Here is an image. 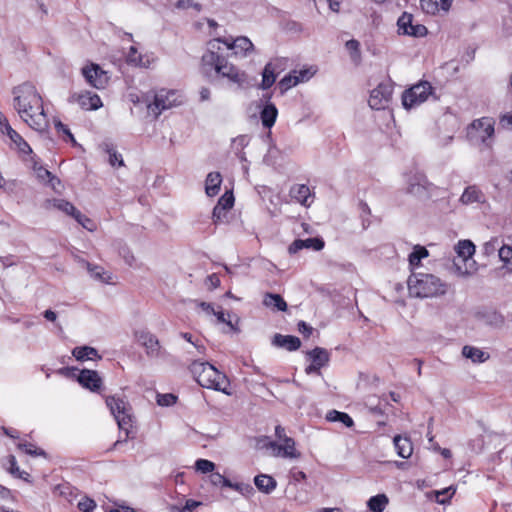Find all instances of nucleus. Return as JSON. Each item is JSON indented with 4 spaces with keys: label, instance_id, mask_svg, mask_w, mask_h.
<instances>
[{
    "label": "nucleus",
    "instance_id": "nucleus-28",
    "mask_svg": "<svg viewBox=\"0 0 512 512\" xmlns=\"http://www.w3.org/2000/svg\"><path fill=\"white\" fill-rule=\"evenodd\" d=\"M278 110L272 103L266 104L260 112L262 125L266 128H271L277 118Z\"/></svg>",
    "mask_w": 512,
    "mask_h": 512
},
{
    "label": "nucleus",
    "instance_id": "nucleus-10",
    "mask_svg": "<svg viewBox=\"0 0 512 512\" xmlns=\"http://www.w3.org/2000/svg\"><path fill=\"white\" fill-rule=\"evenodd\" d=\"M393 88L388 83H381L371 91L369 106L374 110H382L388 107L392 99Z\"/></svg>",
    "mask_w": 512,
    "mask_h": 512
},
{
    "label": "nucleus",
    "instance_id": "nucleus-46",
    "mask_svg": "<svg viewBox=\"0 0 512 512\" xmlns=\"http://www.w3.org/2000/svg\"><path fill=\"white\" fill-rule=\"evenodd\" d=\"M197 471L202 473H211L215 469V464L212 461L206 459H198L195 463Z\"/></svg>",
    "mask_w": 512,
    "mask_h": 512
},
{
    "label": "nucleus",
    "instance_id": "nucleus-47",
    "mask_svg": "<svg viewBox=\"0 0 512 512\" xmlns=\"http://www.w3.org/2000/svg\"><path fill=\"white\" fill-rule=\"evenodd\" d=\"M234 204V196L232 192L224 193L220 199L218 200L217 205L221 206L223 210H229L233 207Z\"/></svg>",
    "mask_w": 512,
    "mask_h": 512
},
{
    "label": "nucleus",
    "instance_id": "nucleus-40",
    "mask_svg": "<svg viewBox=\"0 0 512 512\" xmlns=\"http://www.w3.org/2000/svg\"><path fill=\"white\" fill-rule=\"evenodd\" d=\"M54 206L57 209L66 213L67 215L72 216L73 218L75 217L76 213H78V211H79L78 209H76V207L72 203L62 200V199L55 200Z\"/></svg>",
    "mask_w": 512,
    "mask_h": 512
},
{
    "label": "nucleus",
    "instance_id": "nucleus-1",
    "mask_svg": "<svg viewBox=\"0 0 512 512\" xmlns=\"http://www.w3.org/2000/svg\"><path fill=\"white\" fill-rule=\"evenodd\" d=\"M13 107L20 118L32 129L43 132L48 127L43 100L35 86L24 83L13 89Z\"/></svg>",
    "mask_w": 512,
    "mask_h": 512
},
{
    "label": "nucleus",
    "instance_id": "nucleus-29",
    "mask_svg": "<svg viewBox=\"0 0 512 512\" xmlns=\"http://www.w3.org/2000/svg\"><path fill=\"white\" fill-rule=\"evenodd\" d=\"M277 62H269L265 65L262 73V88H270L276 80Z\"/></svg>",
    "mask_w": 512,
    "mask_h": 512
},
{
    "label": "nucleus",
    "instance_id": "nucleus-58",
    "mask_svg": "<svg viewBox=\"0 0 512 512\" xmlns=\"http://www.w3.org/2000/svg\"><path fill=\"white\" fill-rule=\"evenodd\" d=\"M346 48L353 56L359 55L360 43L357 40H349L346 42Z\"/></svg>",
    "mask_w": 512,
    "mask_h": 512
},
{
    "label": "nucleus",
    "instance_id": "nucleus-42",
    "mask_svg": "<svg viewBox=\"0 0 512 512\" xmlns=\"http://www.w3.org/2000/svg\"><path fill=\"white\" fill-rule=\"evenodd\" d=\"M127 62L136 66H146L142 55L137 51L135 46H131L127 54Z\"/></svg>",
    "mask_w": 512,
    "mask_h": 512
},
{
    "label": "nucleus",
    "instance_id": "nucleus-57",
    "mask_svg": "<svg viewBox=\"0 0 512 512\" xmlns=\"http://www.w3.org/2000/svg\"><path fill=\"white\" fill-rule=\"evenodd\" d=\"M227 210H223V208L216 204L212 212V218L214 223H218L225 216Z\"/></svg>",
    "mask_w": 512,
    "mask_h": 512
},
{
    "label": "nucleus",
    "instance_id": "nucleus-20",
    "mask_svg": "<svg viewBox=\"0 0 512 512\" xmlns=\"http://www.w3.org/2000/svg\"><path fill=\"white\" fill-rule=\"evenodd\" d=\"M77 103L84 110H97L102 106L100 97L92 92H84L77 96Z\"/></svg>",
    "mask_w": 512,
    "mask_h": 512
},
{
    "label": "nucleus",
    "instance_id": "nucleus-39",
    "mask_svg": "<svg viewBox=\"0 0 512 512\" xmlns=\"http://www.w3.org/2000/svg\"><path fill=\"white\" fill-rule=\"evenodd\" d=\"M428 256V251L425 247L416 246L413 252L409 255V264L412 267H417L420 264L421 259Z\"/></svg>",
    "mask_w": 512,
    "mask_h": 512
},
{
    "label": "nucleus",
    "instance_id": "nucleus-27",
    "mask_svg": "<svg viewBox=\"0 0 512 512\" xmlns=\"http://www.w3.org/2000/svg\"><path fill=\"white\" fill-rule=\"evenodd\" d=\"M462 355L470 359L473 363H484L489 359V354L481 349L469 345L462 348Z\"/></svg>",
    "mask_w": 512,
    "mask_h": 512
},
{
    "label": "nucleus",
    "instance_id": "nucleus-55",
    "mask_svg": "<svg viewBox=\"0 0 512 512\" xmlns=\"http://www.w3.org/2000/svg\"><path fill=\"white\" fill-rule=\"evenodd\" d=\"M213 315H215V316H216L217 321H218L219 323H225L227 326H229V327H230V329H231V330H234V331H236V330H237V328L234 326V324L232 323V321H231V320H229V319H227V318L225 317V314H224L222 311H216V310H214Z\"/></svg>",
    "mask_w": 512,
    "mask_h": 512
},
{
    "label": "nucleus",
    "instance_id": "nucleus-7",
    "mask_svg": "<svg viewBox=\"0 0 512 512\" xmlns=\"http://www.w3.org/2000/svg\"><path fill=\"white\" fill-rule=\"evenodd\" d=\"M106 404L117 421L119 429L125 432L126 437H129L132 428L130 405L123 398L116 396L107 397Z\"/></svg>",
    "mask_w": 512,
    "mask_h": 512
},
{
    "label": "nucleus",
    "instance_id": "nucleus-61",
    "mask_svg": "<svg viewBox=\"0 0 512 512\" xmlns=\"http://www.w3.org/2000/svg\"><path fill=\"white\" fill-rule=\"evenodd\" d=\"M305 478H306V474L303 471H299L296 469H293L291 471V479L294 482H300V481L304 480Z\"/></svg>",
    "mask_w": 512,
    "mask_h": 512
},
{
    "label": "nucleus",
    "instance_id": "nucleus-13",
    "mask_svg": "<svg viewBox=\"0 0 512 512\" xmlns=\"http://www.w3.org/2000/svg\"><path fill=\"white\" fill-rule=\"evenodd\" d=\"M82 74L86 81L96 89H104L109 81L107 72L96 64L83 67Z\"/></svg>",
    "mask_w": 512,
    "mask_h": 512
},
{
    "label": "nucleus",
    "instance_id": "nucleus-63",
    "mask_svg": "<svg viewBox=\"0 0 512 512\" xmlns=\"http://www.w3.org/2000/svg\"><path fill=\"white\" fill-rule=\"evenodd\" d=\"M0 499H2V500L12 499L11 491L2 485H0Z\"/></svg>",
    "mask_w": 512,
    "mask_h": 512
},
{
    "label": "nucleus",
    "instance_id": "nucleus-51",
    "mask_svg": "<svg viewBox=\"0 0 512 512\" xmlns=\"http://www.w3.org/2000/svg\"><path fill=\"white\" fill-rule=\"evenodd\" d=\"M78 508L83 512H92L96 508V503L93 499L84 497L78 502Z\"/></svg>",
    "mask_w": 512,
    "mask_h": 512
},
{
    "label": "nucleus",
    "instance_id": "nucleus-26",
    "mask_svg": "<svg viewBox=\"0 0 512 512\" xmlns=\"http://www.w3.org/2000/svg\"><path fill=\"white\" fill-rule=\"evenodd\" d=\"M254 484L257 489L263 493H271L277 486L276 480L266 474H260L254 478Z\"/></svg>",
    "mask_w": 512,
    "mask_h": 512
},
{
    "label": "nucleus",
    "instance_id": "nucleus-25",
    "mask_svg": "<svg viewBox=\"0 0 512 512\" xmlns=\"http://www.w3.org/2000/svg\"><path fill=\"white\" fill-rule=\"evenodd\" d=\"M394 446L397 454L402 458H409L413 452V446L408 437L397 435L394 437Z\"/></svg>",
    "mask_w": 512,
    "mask_h": 512
},
{
    "label": "nucleus",
    "instance_id": "nucleus-48",
    "mask_svg": "<svg viewBox=\"0 0 512 512\" xmlns=\"http://www.w3.org/2000/svg\"><path fill=\"white\" fill-rule=\"evenodd\" d=\"M87 269L90 273V275L97 280L101 281H107V279L104 277L105 272L104 269L100 266H92L90 263L86 262Z\"/></svg>",
    "mask_w": 512,
    "mask_h": 512
},
{
    "label": "nucleus",
    "instance_id": "nucleus-38",
    "mask_svg": "<svg viewBox=\"0 0 512 512\" xmlns=\"http://www.w3.org/2000/svg\"><path fill=\"white\" fill-rule=\"evenodd\" d=\"M36 176L41 182L50 183L53 189H56V184H60V180L54 177L50 171L43 167L35 169Z\"/></svg>",
    "mask_w": 512,
    "mask_h": 512
},
{
    "label": "nucleus",
    "instance_id": "nucleus-8",
    "mask_svg": "<svg viewBox=\"0 0 512 512\" xmlns=\"http://www.w3.org/2000/svg\"><path fill=\"white\" fill-rule=\"evenodd\" d=\"M432 87L428 82H420L402 95V104L406 109H412L422 104L431 94Z\"/></svg>",
    "mask_w": 512,
    "mask_h": 512
},
{
    "label": "nucleus",
    "instance_id": "nucleus-41",
    "mask_svg": "<svg viewBox=\"0 0 512 512\" xmlns=\"http://www.w3.org/2000/svg\"><path fill=\"white\" fill-rule=\"evenodd\" d=\"M299 83L296 74L292 71L288 75L284 76L280 82L279 87L282 91H287L288 89L296 86Z\"/></svg>",
    "mask_w": 512,
    "mask_h": 512
},
{
    "label": "nucleus",
    "instance_id": "nucleus-43",
    "mask_svg": "<svg viewBox=\"0 0 512 512\" xmlns=\"http://www.w3.org/2000/svg\"><path fill=\"white\" fill-rule=\"evenodd\" d=\"M499 258L512 271V247L503 245L499 248Z\"/></svg>",
    "mask_w": 512,
    "mask_h": 512
},
{
    "label": "nucleus",
    "instance_id": "nucleus-22",
    "mask_svg": "<svg viewBox=\"0 0 512 512\" xmlns=\"http://www.w3.org/2000/svg\"><path fill=\"white\" fill-rule=\"evenodd\" d=\"M290 196L303 206L308 207L312 203V200L309 201L310 198L312 197L310 188L305 184L294 185L290 189Z\"/></svg>",
    "mask_w": 512,
    "mask_h": 512
},
{
    "label": "nucleus",
    "instance_id": "nucleus-32",
    "mask_svg": "<svg viewBox=\"0 0 512 512\" xmlns=\"http://www.w3.org/2000/svg\"><path fill=\"white\" fill-rule=\"evenodd\" d=\"M266 307L276 309L278 311H286L287 304L279 294L266 293L263 299Z\"/></svg>",
    "mask_w": 512,
    "mask_h": 512
},
{
    "label": "nucleus",
    "instance_id": "nucleus-4",
    "mask_svg": "<svg viewBox=\"0 0 512 512\" xmlns=\"http://www.w3.org/2000/svg\"><path fill=\"white\" fill-rule=\"evenodd\" d=\"M190 371L200 386L229 394L227 392L229 382L226 375L218 371L212 364L194 361L190 365Z\"/></svg>",
    "mask_w": 512,
    "mask_h": 512
},
{
    "label": "nucleus",
    "instance_id": "nucleus-64",
    "mask_svg": "<svg viewBox=\"0 0 512 512\" xmlns=\"http://www.w3.org/2000/svg\"><path fill=\"white\" fill-rule=\"evenodd\" d=\"M501 123L512 127V113L506 114L501 118Z\"/></svg>",
    "mask_w": 512,
    "mask_h": 512
},
{
    "label": "nucleus",
    "instance_id": "nucleus-18",
    "mask_svg": "<svg viewBox=\"0 0 512 512\" xmlns=\"http://www.w3.org/2000/svg\"><path fill=\"white\" fill-rule=\"evenodd\" d=\"M324 247V241L319 238L297 239L288 248L290 254H295L303 248L319 251Z\"/></svg>",
    "mask_w": 512,
    "mask_h": 512
},
{
    "label": "nucleus",
    "instance_id": "nucleus-9",
    "mask_svg": "<svg viewBox=\"0 0 512 512\" xmlns=\"http://www.w3.org/2000/svg\"><path fill=\"white\" fill-rule=\"evenodd\" d=\"M398 33L415 38L424 37L427 34V28L419 23H415L412 14L404 12L397 20Z\"/></svg>",
    "mask_w": 512,
    "mask_h": 512
},
{
    "label": "nucleus",
    "instance_id": "nucleus-62",
    "mask_svg": "<svg viewBox=\"0 0 512 512\" xmlns=\"http://www.w3.org/2000/svg\"><path fill=\"white\" fill-rule=\"evenodd\" d=\"M275 434L280 442H282L285 438H288V436L285 433V429L280 425L276 426Z\"/></svg>",
    "mask_w": 512,
    "mask_h": 512
},
{
    "label": "nucleus",
    "instance_id": "nucleus-6",
    "mask_svg": "<svg viewBox=\"0 0 512 512\" xmlns=\"http://www.w3.org/2000/svg\"><path fill=\"white\" fill-rule=\"evenodd\" d=\"M495 121L490 117H482L474 120L467 127V138L472 145L486 147L491 146L494 135Z\"/></svg>",
    "mask_w": 512,
    "mask_h": 512
},
{
    "label": "nucleus",
    "instance_id": "nucleus-60",
    "mask_svg": "<svg viewBox=\"0 0 512 512\" xmlns=\"http://www.w3.org/2000/svg\"><path fill=\"white\" fill-rule=\"evenodd\" d=\"M207 283L211 289H215L220 285V279L216 274H211L207 277Z\"/></svg>",
    "mask_w": 512,
    "mask_h": 512
},
{
    "label": "nucleus",
    "instance_id": "nucleus-30",
    "mask_svg": "<svg viewBox=\"0 0 512 512\" xmlns=\"http://www.w3.org/2000/svg\"><path fill=\"white\" fill-rule=\"evenodd\" d=\"M72 354L79 361L92 360L94 358L101 359L97 350L90 346L75 347Z\"/></svg>",
    "mask_w": 512,
    "mask_h": 512
},
{
    "label": "nucleus",
    "instance_id": "nucleus-45",
    "mask_svg": "<svg viewBox=\"0 0 512 512\" xmlns=\"http://www.w3.org/2000/svg\"><path fill=\"white\" fill-rule=\"evenodd\" d=\"M74 219L82 226L84 227L85 229H87L88 231H94L96 226L94 224V222L89 219L87 216L83 215L80 211H78V213H76Z\"/></svg>",
    "mask_w": 512,
    "mask_h": 512
},
{
    "label": "nucleus",
    "instance_id": "nucleus-17",
    "mask_svg": "<svg viewBox=\"0 0 512 512\" xmlns=\"http://www.w3.org/2000/svg\"><path fill=\"white\" fill-rule=\"evenodd\" d=\"M79 383L90 389L91 391H97L102 384V380L98 373L94 370L84 369L78 376Z\"/></svg>",
    "mask_w": 512,
    "mask_h": 512
},
{
    "label": "nucleus",
    "instance_id": "nucleus-35",
    "mask_svg": "<svg viewBox=\"0 0 512 512\" xmlns=\"http://www.w3.org/2000/svg\"><path fill=\"white\" fill-rule=\"evenodd\" d=\"M326 420L329 422H342L348 428L354 425L353 419L347 413L337 410L328 411L326 414Z\"/></svg>",
    "mask_w": 512,
    "mask_h": 512
},
{
    "label": "nucleus",
    "instance_id": "nucleus-52",
    "mask_svg": "<svg viewBox=\"0 0 512 512\" xmlns=\"http://www.w3.org/2000/svg\"><path fill=\"white\" fill-rule=\"evenodd\" d=\"M107 152L109 154V163L111 166L121 167L124 165V161L121 154L117 153L114 149H108Z\"/></svg>",
    "mask_w": 512,
    "mask_h": 512
},
{
    "label": "nucleus",
    "instance_id": "nucleus-3",
    "mask_svg": "<svg viewBox=\"0 0 512 512\" xmlns=\"http://www.w3.org/2000/svg\"><path fill=\"white\" fill-rule=\"evenodd\" d=\"M407 285L410 296L421 299L440 297L448 291V284L431 273L412 272Z\"/></svg>",
    "mask_w": 512,
    "mask_h": 512
},
{
    "label": "nucleus",
    "instance_id": "nucleus-21",
    "mask_svg": "<svg viewBox=\"0 0 512 512\" xmlns=\"http://www.w3.org/2000/svg\"><path fill=\"white\" fill-rule=\"evenodd\" d=\"M272 344L288 351H295L301 346V341L296 336L275 334Z\"/></svg>",
    "mask_w": 512,
    "mask_h": 512
},
{
    "label": "nucleus",
    "instance_id": "nucleus-11",
    "mask_svg": "<svg viewBox=\"0 0 512 512\" xmlns=\"http://www.w3.org/2000/svg\"><path fill=\"white\" fill-rule=\"evenodd\" d=\"M178 104H180V101H178V95L175 91L162 90L155 95L154 102L148 105V109L157 116L161 111Z\"/></svg>",
    "mask_w": 512,
    "mask_h": 512
},
{
    "label": "nucleus",
    "instance_id": "nucleus-49",
    "mask_svg": "<svg viewBox=\"0 0 512 512\" xmlns=\"http://www.w3.org/2000/svg\"><path fill=\"white\" fill-rule=\"evenodd\" d=\"M177 397L173 394H158L157 404L160 406H171L176 403Z\"/></svg>",
    "mask_w": 512,
    "mask_h": 512
},
{
    "label": "nucleus",
    "instance_id": "nucleus-15",
    "mask_svg": "<svg viewBox=\"0 0 512 512\" xmlns=\"http://www.w3.org/2000/svg\"><path fill=\"white\" fill-rule=\"evenodd\" d=\"M137 342L146 350L149 357H158L160 355V343L155 335L148 331H140L135 334Z\"/></svg>",
    "mask_w": 512,
    "mask_h": 512
},
{
    "label": "nucleus",
    "instance_id": "nucleus-33",
    "mask_svg": "<svg viewBox=\"0 0 512 512\" xmlns=\"http://www.w3.org/2000/svg\"><path fill=\"white\" fill-rule=\"evenodd\" d=\"M483 198V194L481 191L475 186L467 187L463 194L461 195L460 201L463 204H472L475 202H481Z\"/></svg>",
    "mask_w": 512,
    "mask_h": 512
},
{
    "label": "nucleus",
    "instance_id": "nucleus-44",
    "mask_svg": "<svg viewBox=\"0 0 512 512\" xmlns=\"http://www.w3.org/2000/svg\"><path fill=\"white\" fill-rule=\"evenodd\" d=\"M17 447L23 451H25V453L29 454V455H32V456H44L45 455V452L39 448H37L34 444H31V443H18Z\"/></svg>",
    "mask_w": 512,
    "mask_h": 512
},
{
    "label": "nucleus",
    "instance_id": "nucleus-5",
    "mask_svg": "<svg viewBox=\"0 0 512 512\" xmlns=\"http://www.w3.org/2000/svg\"><path fill=\"white\" fill-rule=\"evenodd\" d=\"M457 260L453 261V271L457 276L465 277L476 271V262L472 259L475 245L470 240H460L455 246Z\"/></svg>",
    "mask_w": 512,
    "mask_h": 512
},
{
    "label": "nucleus",
    "instance_id": "nucleus-14",
    "mask_svg": "<svg viewBox=\"0 0 512 512\" xmlns=\"http://www.w3.org/2000/svg\"><path fill=\"white\" fill-rule=\"evenodd\" d=\"M431 183L423 173L415 172L407 177V192L416 196H424L430 189Z\"/></svg>",
    "mask_w": 512,
    "mask_h": 512
},
{
    "label": "nucleus",
    "instance_id": "nucleus-54",
    "mask_svg": "<svg viewBox=\"0 0 512 512\" xmlns=\"http://www.w3.org/2000/svg\"><path fill=\"white\" fill-rule=\"evenodd\" d=\"M175 6L178 9L194 8L197 11H200L202 8L201 4L194 3L192 0H178Z\"/></svg>",
    "mask_w": 512,
    "mask_h": 512
},
{
    "label": "nucleus",
    "instance_id": "nucleus-19",
    "mask_svg": "<svg viewBox=\"0 0 512 512\" xmlns=\"http://www.w3.org/2000/svg\"><path fill=\"white\" fill-rule=\"evenodd\" d=\"M453 0H421L422 10L431 15H435L440 11L448 12Z\"/></svg>",
    "mask_w": 512,
    "mask_h": 512
},
{
    "label": "nucleus",
    "instance_id": "nucleus-59",
    "mask_svg": "<svg viewBox=\"0 0 512 512\" xmlns=\"http://www.w3.org/2000/svg\"><path fill=\"white\" fill-rule=\"evenodd\" d=\"M312 330H313V328L310 325H308L306 322L300 321L298 323V331L300 333H302L303 335H305L307 337L310 336V334L312 333Z\"/></svg>",
    "mask_w": 512,
    "mask_h": 512
},
{
    "label": "nucleus",
    "instance_id": "nucleus-23",
    "mask_svg": "<svg viewBox=\"0 0 512 512\" xmlns=\"http://www.w3.org/2000/svg\"><path fill=\"white\" fill-rule=\"evenodd\" d=\"M5 134L10 138V140L16 145L18 150L23 154H30L32 152L29 144L23 139V137L16 132L10 124H6V132Z\"/></svg>",
    "mask_w": 512,
    "mask_h": 512
},
{
    "label": "nucleus",
    "instance_id": "nucleus-16",
    "mask_svg": "<svg viewBox=\"0 0 512 512\" xmlns=\"http://www.w3.org/2000/svg\"><path fill=\"white\" fill-rule=\"evenodd\" d=\"M270 447L273 448L276 456L296 459L301 455L295 448V441L290 437L285 438L279 444L272 442Z\"/></svg>",
    "mask_w": 512,
    "mask_h": 512
},
{
    "label": "nucleus",
    "instance_id": "nucleus-12",
    "mask_svg": "<svg viewBox=\"0 0 512 512\" xmlns=\"http://www.w3.org/2000/svg\"><path fill=\"white\" fill-rule=\"evenodd\" d=\"M220 45L224 44L227 50H232L234 55L236 56H247L250 52L253 51L254 45L250 41L249 38L245 36H239L236 38L227 37V38H219Z\"/></svg>",
    "mask_w": 512,
    "mask_h": 512
},
{
    "label": "nucleus",
    "instance_id": "nucleus-36",
    "mask_svg": "<svg viewBox=\"0 0 512 512\" xmlns=\"http://www.w3.org/2000/svg\"><path fill=\"white\" fill-rule=\"evenodd\" d=\"M6 469L8 470V472L11 475H13L15 477H18V478H21L24 480H27V478L29 477V474L27 472L20 471L19 466L16 461V458L13 455H9L7 457Z\"/></svg>",
    "mask_w": 512,
    "mask_h": 512
},
{
    "label": "nucleus",
    "instance_id": "nucleus-50",
    "mask_svg": "<svg viewBox=\"0 0 512 512\" xmlns=\"http://www.w3.org/2000/svg\"><path fill=\"white\" fill-rule=\"evenodd\" d=\"M54 126L58 133H63L73 144H76V140L67 125L63 124L60 120H55Z\"/></svg>",
    "mask_w": 512,
    "mask_h": 512
},
{
    "label": "nucleus",
    "instance_id": "nucleus-37",
    "mask_svg": "<svg viewBox=\"0 0 512 512\" xmlns=\"http://www.w3.org/2000/svg\"><path fill=\"white\" fill-rule=\"evenodd\" d=\"M209 478H210L211 484L214 485V486L229 487V488H232L234 490H239L240 489L239 484H233L229 479L224 477L219 472L212 473Z\"/></svg>",
    "mask_w": 512,
    "mask_h": 512
},
{
    "label": "nucleus",
    "instance_id": "nucleus-2",
    "mask_svg": "<svg viewBox=\"0 0 512 512\" xmlns=\"http://www.w3.org/2000/svg\"><path fill=\"white\" fill-rule=\"evenodd\" d=\"M221 51L220 39L209 41L208 50L202 56L203 66L214 68L218 75L228 80L229 84L238 89L242 88L247 82L246 73L229 63Z\"/></svg>",
    "mask_w": 512,
    "mask_h": 512
},
{
    "label": "nucleus",
    "instance_id": "nucleus-34",
    "mask_svg": "<svg viewBox=\"0 0 512 512\" xmlns=\"http://www.w3.org/2000/svg\"><path fill=\"white\" fill-rule=\"evenodd\" d=\"M388 502V497L385 494H378L368 500L367 506L371 512H383Z\"/></svg>",
    "mask_w": 512,
    "mask_h": 512
},
{
    "label": "nucleus",
    "instance_id": "nucleus-56",
    "mask_svg": "<svg viewBox=\"0 0 512 512\" xmlns=\"http://www.w3.org/2000/svg\"><path fill=\"white\" fill-rule=\"evenodd\" d=\"M202 502L196 501L193 499H188L185 502V505L181 508L180 512H192L197 507L201 506Z\"/></svg>",
    "mask_w": 512,
    "mask_h": 512
},
{
    "label": "nucleus",
    "instance_id": "nucleus-31",
    "mask_svg": "<svg viewBox=\"0 0 512 512\" xmlns=\"http://www.w3.org/2000/svg\"><path fill=\"white\" fill-rule=\"evenodd\" d=\"M308 356L311 359V362L320 368L324 367L329 361L328 351L320 347H316L309 351Z\"/></svg>",
    "mask_w": 512,
    "mask_h": 512
},
{
    "label": "nucleus",
    "instance_id": "nucleus-24",
    "mask_svg": "<svg viewBox=\"0 0 512 512\" xmlns=\"http://www.w3.org/2000/svg\"><path fill=\"white\" fill-rule=\"evenodd\" d=\"M222 183V177L219 172H210L205 181V192L209 197H213L219 193Z\"/></svg>",
    "mask_w": 512,
    "mask_h": 512
},
{
    "label": "nucleus",
    "instance_id": "nucleus-53",
    "mask_svg": "<svg viewBox=\"0 0 512 512\" xmlns=\"http://www.w3.org/2000/svg\"><path fill=\"white\" fill-rule=\"evenodd\" d=\"M293 72L296 74L299 83L308 81L315 74V70H312V68L302 69L299 71L294 70Z\"/></svg>",
    "mask_w": 512,
    "mask_h": 512
}]
</instances>
